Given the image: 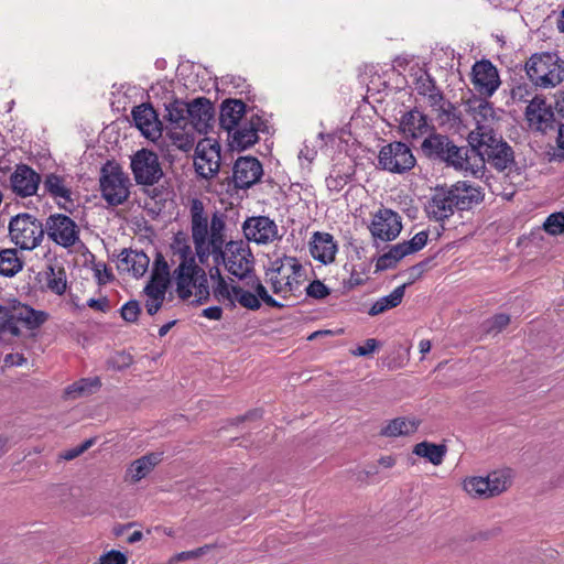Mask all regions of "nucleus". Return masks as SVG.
<instances>
[{"instance_id":"obj_1","label":"nucleus","mask_w":564,"mask_h":564,"mask_svg":"<svg viewBox=\"0 0 564 564\" xmlns=\"http://www.w3.org/2000/svg\"><path fill=\"white\" fill-rule=\"evenodd\" d=\"M171 262L176 265L171 274L170 264L163 254L158 253L151 271V276L144 286V306L149 315H154L162 307L166 291L173 279L176 294L182 300L192 296L199 303L207 301L210 291L205 271L197 265L189 237L184 231L174 234L171 245Z\"/></svg>"},{"instance_id":"obj_2","label":"nucleus","mask_w":564,"mask_h":564,"mask_svg":"<svg viewBox=\"0 0 564 564\" xmlns=\"http://www.w3.org/2000/svg\"><path fill=\"white\" fill-rule=\"evenodd\" d=\"M227 271L238 281L221 275L219 264L209 269L212 294L224 307L234 310L237 306L258 311L261 301L270 307L281 308L283 304L273 299L262 282L253 274V254L248 245L242 241H229L224 250Z\"/></svg>"},{"instance_id":"obj_3","label":"nucleus","mask_w":564,"mask_h":564,"mask_svg":"<svg viewBox=\"0 0 564 564\" xmlns=\"http://www.w3.org/2000/svg\"><path fill=\"white\" fill-rule=\"evenodd\" d=\"M189 229L193 252L199 262L207 264L212 259L214 264H220L228 243L224 216L215 212L209 217L204 204L194 198L189 206Z\"/></svg>"},{"instance_id":"obj_4","label":"nucleus","mask_w":564,"mask_h":564,"mask_svg":"<svg viewBox=\"0 0 564 564\" xmlns=\"http://www.w3.org/2000/svg\"><path fill=\"white\" fill-rule=\"evenodd\" d=\"M265 278L274 294L289 299L302 294L306 281V270L297 258L284 256L271 262Z\"/></svg>"},{"instance_id":"obj_5","label":"nucleus","mask_w":564,"mask_h":564,"mask_svg":"<svg viewBox=\"0 0 564 564\" xmlns=\"http://www.w3.org/2000/svg\"><path fill=\"white\" fill-rule=\"evenodd\" d=\"M48 313L18 300L0 304V334L19 337L22 329L34 332L48 321Z\"/></svg>"},{"instance_id":"obj_6","label":"nucleus","mask_w":564,"mask_h":564,"mask_svg":"<svg viewBox=\"0 0 564 564\" xmlns=\"http://www.w3.org/2000/svg\"><path fill=\"white\" fill-rule=\"evenodd\" d=\"M524 69L532 85L542 89L554 88L564 80V61L554 53L533 54Z\"/></svg>"},{"instance_id":"obj_7","label":"nucleus","mask_w":564,"mask_h":564,"mask_svg":"<svg viewBox=\"0 0 564 564\" xmlns=\"http://www.w3.org/2000/svg\"><path fill=\"white\" fill-rule=\"evenodd\" d=\"M43 224L35 216L21 213L9 223L10 240L21 250H34L44 238Z\"/></svg>"},{"instance_id":"obj_8","label":"nucleus","mask_w":564,"mask_h":564,"mask_svg":"<svg viewBox=\"0 0 564 564\" xmlns=\"http://www.w3.org/2000/svg\"><path fill=\"white\" fill-rule=\"evenodd\" d=\"M471 151L477 152L484 162L498 171H503L513 163V150L498 133L481 140L470 141Z\"/></svg>"},{"instance_id":"obj_9","label":"nucleus","mask_w":564,"mask_h":564,"mask_svg":"<svg viewBox=\"0 0 564 564\" xmlns=\"http://www.w3.org/2000/svg\"><path fill=\"white\" fill-rule=\"evenodd\" d=\"M220 144L216 139L204 138L195 148L194 166L198 176L213 178L220 169Z\"/></svg>"},{"instance_id":"obj_10","label":"nucleus","mask_w":564,"mask_h":564,"mask_svg":"<svg viewBox=\"0 0 564 564\" xmlns=\"http://www.w3.org/2000/svg\"><path fill=\"white\" fill-rule=\"evenodd\" d=\"M368 229L376 243L392 241L402 230L401 216L390 208L382 207L372 215Z\"/></svg>"},{"instance_id":"obj_11","label":"nucleus","mask_w":564,"mask_h":564,"mask_svg":"<svg viewBox=\"0 0 564 564\" xmlns=\"http://www.w3.org/2000/svg\"><path fill=\"white\" fill-rule=\"evenodd\" d=\"M131 169L138 184L153 185L163 176L158 155L148 149H141L131 159Z\"/></svg>"},{"instance_id":"obj_12","label":"nucleus","mask_w":564,"mask_h":564,"mask_svg":"<svg viewBox=\"0 0 564 564\" xmlns=\"http://www.w3.org/2000/svg\"><path fill=\"white\" fill-rule=\"evenodd\" d=\"M469 112L476 123V128L469 133L468 142L481 140L496 133L494 127L498 118L491 102L486 99H476L469 104Z\"/></svg>"},{"instance_id":"obj_13","label":"nucleus","mask_w":564,"mask_h":564,"mask_svg":"<svg viewBox=\"0 0 564 564\" xmlns=\"http://www.w3.org/2000/svg\"><path fill=\"white\" fill-rule=\"evenodd\" d=\"M379 164L383 170L393 173H403L415 164L410 148L403 142H392L384 145L379 152Z\"/></svg>"},{"instance_id":"obj_14","label":"nucleus","mask_w":564,"mask_h":564,"mask_svg":"<svg viewBox=\"0 0 564 564\" xmlns=\"http://www.w3.org/2000/svg\"><path fill=\"white\" fill-rule=\"evenodd\" d=\"M429 240V232L422 230L413 236L409 241H403L392 246L388 252L380 256L376 267L378 270H387L395 267V264L404 257L422 250Z\"/></svg>"},{"instance_id":"obj_15","label":"nucleus","mask_w":564,"mask_h":564,"mask_svg":"<svg viewBox=\"0 0 564 564\" xmlns=\"http://www.w3.org/2000/svg\"><path fill=\"white\" fill-rule=\"evenodd\" d=\"M471 83L477 93L491 97L501 82L497 67L489 59L477 61L471 68Z\"/></svg>"},{"instance_id":"obj_16","label":"nucleus","mask_w":564,"mask_h":564,"mask_svg":"<svg viewBox=\"0 0 564 564\" xmlns=\"http://www.w3.org/2000/svg\"><path fill=\"white\" fill-rule=\"evenodd\" d=\"M524 119L531 130L545 132L553 127L554 112L543 95H534L527 105Z\"/></svg>"},{"instance_id":"obj_17","label":"nucleus","mask_w":564,"mask_h":564,"mask_svg":"<svg viewBox=\"0 0 564 564\" xmlns=\"http://www.w3.org/2000/svg\"><path fill=\"white\" fill-rule=\"evenodd\" d=\"M245 237L258 245H268L279 237L276 224L267 216L248 218L242 226Z\"/></svg>"},{"instance_id":"obj_18","label":"nucleus","mask_w":564,"mask_h":564,"mask_svg":"<svg viewBox=\"0 0 564 564\" xmlns=\"http://www.w3.org/2000/svg\"><path fill=\"white\" fill-rule=\"evenodd\" d=\"M48 237L63 247H70L78 240V230L75 221L68 216L56 214L46 221Z\"/></svg>"},{"instance_id":"obj_19","label":"nucleus","mask_w":564,"mask_h":564,"mask_svg":"<svg viewBox=\"0 0 564 564\" xmlns=\"http://www.w3.org/2000/svg\"><path fill=\"white\" fill-rule=\"evenodd\" d=\"M399 130L408 141L424 140L427 134L434 131V126L423 112L412 109L401 117Z\"/></svg>"},{"instance_id":"obj_20","label":"nucleus","mask_w":564,"mask_h":564,"mask_svg":"<svg viewBox=\"0 0 564 564\" xmlns=\"http://www.w3.org/2000/svg\"><path fill=\"white\" fill-rule=\"evenodd\" d=\"M263 175L261 162L253 156H240L234 165V183L238 188H249Z\"/></svg>"},{"instance_id":"obj_21","label":"nucleus","mask_w":564,"mask_h":564,"mask_svg":"<svg viewBox=\"0 0 564 564\" xmlns=\"http://www.w3.org/2000/svg\"><path fill=\"white\" fill-rule=\"evenodd\" d=\"M10 183L18 196L29 197L36 194L41 176L29 165L19 164L10 176Z\"/></svg>"},{"instance_id":"obj_22","label":"nucleus","mask_w":564,"mask_h":564,"mask_svg":"<svg viewBox=\"0 0 564 564\" xmlns=\"http://www.w3.org/2000/svg\"><path fill=\"white\" fill-rule=\"evenodd\" d=\"M214 112V107L208 99L204 97L194 99L188 102V127L198 133H207L212 128Z\"/></svg>"},{"instance_id":"obj_23","label":"nucleus","mask_w":564,"mask_h":564,"mask_svg":"<svg viewBox=\"0 0 564 564\" xmlns=\"http://www.w3.org/2000/svg\"><path fill=\"white\" fill-rule=\"evenodd\" d=\"M132 118L135 127L141 133L151 140L161 137V123L154 109L150 105H140L132 110Z\"/></svg>"},{"instance_id":"obj_24","label":"nucleus","mask_w":564,"mask_h":564,"mask_svg":"<svg viewBox=\"0 0 564 564\" xmlns=\"http://www.w3.org/2000/svg\"><path fill=\"white\" fill-rule=\"evenodd\" d=\"M338 250L337 242L333 235L328 232L316 231L310 241L311 256L323 264L334 262Z\"/></svg>"},{"instance_id":"obj_25","label":"nucleus","mask_w":564,"mask_h":564,"mask_svg":"<svg viewBox=\"0 0 564 564\" xmlns=\"http://www.w3.org/2000/svg\"><path fill=\"white\" fill-rule=\"evenodd\" d=\"M456 208L457 206L449 188H436L429 200L426 213L430 218L440 221L451 217Z\"/></svg>"},{"instance_id":"obj_26","label":"nucleus","mask_w":564,"mask_h":564,"mask_svg":"<svg viewBox=\"0 0 564 564\" xmlns=\"http://www.w3.org/2000/svg\"><path fill=\"white\" fill-rule=\"evenodd\" d=\"M43 185L62 208L70 210L74 206L72 191L64 176L50 173L45 176Z\"/></svg>"},{"instance_id":"obj_27","label":"nucleus","mask_w":564,"mask_h":564,"mask_svg":"<svg viewBox=\"0 0 564 564\" xmlns=\"http://www.w3.org/2000/svg\"><path fill=\"white\" fill-rule=\"evenodd\" d=\"M263 121L259 116H251L249 120H245L231 133L232 142L240 149H247L258 141V132L261 130Z\"/></svg>"},{"instance_id":"obj_28","label":"nucleus","mask_w":564,"mask_h":564,"mask_svg":"<svg viewBox=\"0 0 564 564\" xmlns=\"http://www.w3.org/2000/svg\"><path fill=\"white\" fill-rule=\"evenodd\" d=\"M150 259L142 251L124 250L120 253L117 262L119 271L129 273L134 278L144 275L149 268Z\"/></svg>"},{"instance_id":"obj_29","label":"nucleus","mask_w":564,"mask_h":564,"mask_svg":"<svg viewBox=\"0 0 564 564\" xmlns=\"http://www.w3.org/2000/svg\"><path fill=\"white\" fill-rule=\"evenodd\" d=\"M449 191L454 197L457 209L460 210L471 208L484 198L480 187L466 181L457 182L449 188Z\"/></svg>"},{"instance_id":"obj_30","label":"nucleus","mask_w":564,"mask_h":564,"mask_svg":"<svg viewBox=\"0 0 564 564\" xmlns=\"http://www.w3.org/2000/svg\"><path fill=\"white\" fill-rule=\"evenodd\" d=\"M246 113V104L237 99H227L223 102L220 108V126L227 130L228 133L242 123Z\"/></svg>"},{"instance_id":"obj_31","label":"nucleus","mask_w":564,"mask_h":564,"mask_svg":"<svg viewBox=\"0 0 564 564\" xmlns=\"http://www.w3.org/2000/svg\"><path fill=\"white\" fill-rule=\"evenodd\" d=\"M130 180L121 172L108 173V205H120L129 195Z\"/></svg>"},{"instance_id":"obj_32","label":"nucleus","mask_w":564,"mask_h":564,"mask_svg":"<svg viewBox=\"0 0 564 564\" xmlns=\"http://www.w3.org/2000/svg\"><path fill=\"white\" fill-rule=\"evenodd\" d=\"M24 258L17 248L0 249V275L12 278L22 271Z\"/></svg>"},{"instance_id":"obj_33","label":"nucleus","mask_w":564,"mask_h":564,"mask_svg":"<svg viewBox=\"0 0 564 564\" xmlns=\"http://www.w3.org/2000/svg\"><path fill=\"white\" fill-rule=\"evenodd\" d=\"M102 383L100 378H84L69 386L64 390L63 398L65 400H76L79 398L89 397L101 388Z\"/></svg>"},{"instance_id":"obj_34","label":"nucleus","mask_w":564,"mask_h":564,"mask_svg":"<svg viewBox=\"0 0 564 564\" xmlns=\"http://www.w3.org/2000/svg\"><path fill=\"white\" fill-rule=\"evenodd\" d=\"M162 459L161 453H152L134 460L127 470V477L132 481H139L144 478L155 465Z\"/></svg>"},{"instance_id":"obj_35","label":"nucleus","mask_w":564,"mask_h":564,"mask_svg":"<svg viewBox=\"0 0 564 564\" xmlns=\"http://www.w3.org/2000/svg\"><path fill=\"white\" fill-rule=\"evenodd\" d=\"M451 140L443 134L431 132L422 142V151L430 158L444 159L449 148Z\"/></svg>"},{"instance_id":"obj_36","label":"nucleus","mask_w":564,"mask_h":564,"mask_svg":"<svg viewBox=\"0 0 564 564\" xmlns=\"http://www.w3.org/2000/svg\"><path fill=\"white\" fill-rule=\"evenodd\" d=\"M419 424L420 422L413 417H397L388 422L381 430V435L388 437L406 436L413 434Z\"/></svg>"},{"instance_id":"obj_37","label":"nucleus","mask_w":564,"mask_h":564,"mask_svg":"<svg viewBox=\"0 0 564 564\" xmlns=\"http://www.w3.org/2000/svg\"><path fill=\"white\" fill-rule=\"evenodd\" d=\"M405 292V284L397 286L389 295L379 297L368 311L370 316L384 313L401 304Z\"/></svg>"},{"instance_id":"obj_38","label":"nucleus","mask_w":564,"mask_h":564,"mask_svg":"<svg viewBox=\"0 0 564 564\" xmlns=\"http://www.w3.org/2000/svg\"><path fill=\"white\" fill-rule=\"evenodd\" d=\"M446 452L447 448L445 445L434 444L426 441L417 443L413 448V453L416 456L426 458L435 466H438L443 463Z\"/></svg>"},{"instance_id":"obj_39","label":"nucleus","mask_w":564,"mask_h":564,"mask_svg":"<svg viewBox=\"0 0 564 564\" xmlns=\"http://www.w3.org/2000/svg\"><path fill=\"white\" fill-rule=\"evenodd\" d=\"M169 128H185L188 126V102L175 100L166 106Z\"/></svg>"},{"instance_id":"obj_40","label":"nucleus","mask_w":564,"mask_h":564,"mask_svg":"<svg viewBox=\"0 0 564 564\" xmlns=\"http://www.w3.org/2000/svg\"><path fill=\"white\" fill-rule=\"evenodd\" d=\"M446 151L447 153L442 161L447 165L462 171H467L471 167L468 158L469 149L467 147H457L451 141L449 148Z\"/></svg>"},{"instance_id":"obj_41","label":"nucleus","mask_w":564,"mask_h":564,"mask_svg":"<svg viewBox=\"0 0 564 564\" xmlns=\"http://www.w3.org/2000/svg\"><path fill=\"white\" fill-rule=\"evenodd\" d=\"M167 135L172 144L182 151H189L195 143V132L191 127L169 128Z\"/></svg>"},{"instance_id":"obj_42","label":"nucleus","mask_w":564,"mask_h":564,"mask_svg":"<svg viewBox=\"0 0 564 564\" xmlns=\"http://www.w3.org/2000/svg\"><path fill=\"white\" fill-rule=\"evenodd\" d=\"M45 274L47 289L57 295L64 294L67 288L64 268L50 265Z\"/></svg>"},{"instance_id":"obj_43","label":"nucleus","mask_w":564,"mask_h":564,"mask_svg":"<svg viewBox=\"0 0 564 564\" xmlns=\"http://www.w3.org/2000/svg\"><path fill=\"white\" fill-rule=\"evenodd\" d=\"M464 489L471 497H492L486 477H470L464 480Z\"/></svg>"},{"instance_id":"obj_44","label":"nucleus","mask_w":564,"mask_h":564,"mask_svg":"<svg viewBox=\"0 0 564 564\" xmlns=\"http://www.w3.org/2000/svg\"><path fill=\"white\" fill-rule=\"evenodd\" d=\"M425 98L427 99L430 107L445 115L446 117H449L455 110V107L449 101L445 100L442 91L437 87L432 89V91L427 94Z\"/></svg>"},{"instance_id":"obj_45","label":"nucleus","mask_w":564,"mask_h":564,"mask_svg":"<svg viewBox=\"0 0 564 564\" xmlns=\"http://www.w3.org/2000/svg\"><path fill=\"white\" fill-rule=\"evenodd\" d=\"M489 482L490 495L496 496L507 490L510 479L505 471H494L486 477Z\"/></svg>"},{"instance_id":"obj_46","label":"nucleus","mask_w":564,"mask_h":564,"mask_svg":"<svg viewBox=\"0 0 564 564\" xmlns=\"http://www.w3.org/2000/svg\"><path fill=\"white\" fill-rule=\"evenodd\" d=\"M543 229L551 236H557L564 232V213H553L549 215L543 224Z\"/></svg>"},{"instance_id":"obj_47","label":"nucleus","mask_w":564,"mask_h":564,"mask_svg":"<svg viewBox=\"0 0 564 564\" xmlns=\"http://www.w3.org/2000/svg\"><path fill=\"white\" fill-rule=\"evenodd\" d=\"M510 95L513 102H527L529 105L533 91L527 83H521L512 87Z\"/></svg>"},{"instance_id":"obj_48","label":"nucleus","mask_w":564,"mask_h":564,"mask_svg":"<svg viewBox=\"0 0 564 564\" xmlns=\"http://www.w3.org/2000/svg\"><path fill=\"white\" fill-rule=\"evenodd\" d=\"M310 297L322 300L329 294V289L319 280L312 281L307 286L303 288Z\"/></svg>"},{"instance_id":"obj_49","label":"nucleus","mask_w":564,"mask_h":564,"mask_svg":"<svg viewBox=\"0 0 564 564\" xmlns=\"http://www.w3.org/2000/svg\"><path fill=\"white\" fill-rule=\"evenodd\" d=\"M415 88L421 96H426L436 88L434 79L429 74H423L416 78Z\"/></svg>"},{"instance_id":"obj_50","label":"nucleus","mask_w":564,"mask_h":564,"mask_svg":"<svg viewBox=\"0 0 564 564\" xmlns=\"http://www.w3.org/2000/svg\"><path fill=\"white\" fill-rule=\"evenodd\" d=\"M121 316L127 322H135L140 314V306L137 301H129L121 307Z\"/></svg>"},{"instance_id":"obj_51","label":"nucleus","mask_w":564,"mask_h":564,"mask_svg":"<svg viewBox=\"0 0 564 564\" xmlns=\"http://www.w3.org/2000/svg\"><path fill=\"white\" fill-rule=\"evenodd\" d=\"M379 347V341L375 338H369L365 341L364 345L356 347L352 350L355 356H368Z\"/></svg>"},{"instance_id":"obj_52","label":"nucleus","mask_w":564,"mask_h":564,"mask_svg":"<svg viewBox=\"0 0 564 564\" xmlns=\"http://www.w3.org/2000/svg\"><path fill=\"white\" fill-rule=\"evenodd\" d=\"M132 364V356L126 352H116L111 357V367L116 369H123Z\"/></svg>"},{"instance_id":"obj_53","label":"nucleus","mask_w":564,"mask_h":564,"mask_svg":"<svg viewBox=\"0 0 564 564\" xmlns=\"http://www.w3.org/2000/svg\"><path fill=\"white\" fill-rule=\"evenodd\" d=\"M93 443H94L93 440H87L83 444H80L79 446L64 452L62 454V457L64 459H66V460H72V459L78 457L85 451H87L93 445Z\"/></svg>"},{"instance_id":"obj_54","label":"nucleus","mask_w":564,"mask_h":564,"mask_svg":"<svg viewBox=\"0 0 564 564\" xmlns=\"http://www.w3.org/2000/svg\"><path fill=\"white\" fill-rule=\"evenodd\" d=\"M510 323V317L507 314H497L489 321V330L500 332Z\"/></svg>"},{"instance_id":"obj_55","label":"nucleus","mask_w":564,"mask_h":564,"mask_svg":"<svg viewBox=\"0 0 564 564\" xmlns=\"http://www.w3.org/2000/svg\"><path fill=\"white\" fill-rule=\"evenodd\" d=\"M25 362L26 358L20 352L8 354L3 359L4 367L22 366Z\"/></svg>"},{"instance_id":"obj_56","label":"nucleus","mask_w":564,"mask_h":564,"mask_svg":"<svg viewBox=\"0 0 564 564\" xmlns=\"http://www.w3.org/2000/svg\"><path fill=\"white\" fill-rule=\"evenodd\" d=\"M326 183L328 189L339 192L347 183V180L341 175H330L326 178Z\"/></svg>"},{"instance_id":"obj_57","label":"nucleus","mask_w":564,"mask_h":564,"mask_svg":"<svg viewBox=\"0 0 564 564\" xmlns=\"http://www.w3.org/2000/svg\"><path fill=\"white\" fill-rule=\"evenodd\" d=\"M128 557L124 553L110 550L108 551V564H127Z\"/></svg>"},{"instance_id":"obj_58","label":"nucleus","mask_w":564,"mask_h":564,"mask_svg":"<svg viewBox=\"0 0 564 564\" xmlns=\"http://www.w3.org/2000/svg\"><path fill=\"white\" fill-rule=\"evenodd\" d=\"M202 315L208 319L219 321L223 316V308L220 306H209L203 310Z\"/></svg>"},{"instance_id":"obj_59","label":"nucleus","mask_w":564,"mask_h":564,"mask_svg":"<svg viewBox=\"0 0 564 564\" xmlns=\"http://www.w3.org/2000/svg\"><path fill=\"white\" fill-rule=\"evenodd\" d=\"M316 156V151L314 149H311L308 145H303V148L300 150L299 153V160L301 162L306 161L307 163L313 162V160Z\"/></svg>"},{"instance_id":"obj_60","label":"nucleus","mask_w":564,"mask_h":564,"mask_svg":"<svg viewBox=\"0 0 564 564\" xmlns=\"http://www.w3.org/2000/svg\"><path fill=\"white\" fill-rule=\"evenodd\" d=\"M205 549L206 547H198L196 550H193V551H186V552H181L176 555V558L178 561H186V560H189V558H194V557H197L202 554L205 553Z\"/></svg>"},{"instance_id":"obj_61","label":"nucleus","mask_w":564,"mask_h":564,"mask_svg":"<svg viewBox=\"0 0 564 564\" xmlns=\"http://www.w3.org/2000/svg\"><path fill=\"white\" fill-rule=\"evenodd\" d=\"M87 306L94 308L96 311L105 312L106 311V300L105 299H90L87 301Z\"/></svg>"},{"instance_id":"obj_62","label":"nucleus","mask_w":564,"mask_h":564,"mask_svg":"<svg viewBox=\"0 0 564 564\" xmlns=\"http://www.w3.org/2000/svg\"><path fill=\"white\" fill-rule=\"evenodd\" d=\"M99 187L104 198H106V163L101 164L99 170Z\"/></svg>"},{"instance_id":"obj_63","label":"nucleus","mask_w":564,"mask_h":564,"mask_svg":"<svg viewBox=\"0 0 564 564\" xmlns=\"http://www.w3.org/2000/svg\"><path fill=\"white\" fill-rule=\"evenodd\" d=\"M555 109L561 118L564 119V91H560L556 95Z\"/></svg>"},{"instance_id":"obj_64","label":"nucleus","mask_w":564,"mask_h":564,"mask_svg":"<svg viewBox=\"0 0 564 564\" xmlns=\"http://www.w3.org/2000/svg\"><path fill=\"white\" fill-rule=\"evenodd\" d=\"M379 464L386 468H391L395 464V459L392 456H383L379 459Z\"/></svg>"}]
</instances>
